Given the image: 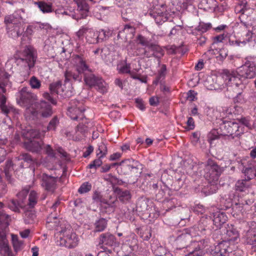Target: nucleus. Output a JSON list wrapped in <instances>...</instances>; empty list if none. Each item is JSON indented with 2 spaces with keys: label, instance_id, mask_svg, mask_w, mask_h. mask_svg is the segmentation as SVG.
I'll use <instances>...</instances> for the list:
<instances>
[{
  "label": "nucleus",
  "instance_id": "obj_34",
  "mask_svg": "<svg viewBox=\"0 0 256 256\" xmlns=\"http://www.w3.org/2000/svg\"><path fill=\"white\" fill-rule=\"evenodd\" d=\"M130 174L138 176L142 172V166L136 160H133Z\"/></svg>",
  "mask_w": 256,
  "mask_h": 256
},
{
  "label": "nucleus",
  "instance_id": "obj_61",
  "mask_svg": "<svg viewBox=\"0 0 256 256\" xmlns=\"http://www.w3.org/2000/svg\"><path fill=\"white\" fill-rule=\"evenodd\" d=\"M7 190L6 184L2 181H0V196L6 194Z\"/></svg>",
  "mask_w": 256,
  "mask_h": 256
},
{
  "label": "nucleus",
  "instance_id": "obj_2",
  "mask_svg": "<svg viewBox=\"0 0 256 256\" xmlns=\"http://www.w3.org/2000/svg\"><path fill=\"white\" fill-rule=\"evenodd\" d=\"M217 129L212 130L209 134V139L213 140L220 136H231L232 138L239 136L242 132V128L234 121H228L222 118H216L214 123Z\"/></svg>",
  "mask_w": 256,
  "mask_h": 256
},
{
  "label": "nucleus",
  "instance_id": "obj_3",
  "mask_svg": "<svg viewBox=\"0 0 256 256\" xmlns=\"http://www.w3.org/2000/svg\"><path fill=\"white\" fill-rule=\"evenodd\" d=\"M82 75L86 84L90 87L95 86L100 77L93 74L92 70L89 65H74L72 70H67L65 73L66 80L69 81L73 78L74 80H81Z\"/></svg>",
  "mask_w": 256,
  "mask_h": 256
},
{
  "label": "nucleus",
  "instance_id": "obj_52",
  "mask_svg": "<svg viewBox=\"0 0 256 256\" xmlns=\"http://www.w3.org/2000/svg\"><path fill=\"white\" fill-rule=\"evenodd\" d=\"M98 156V158H96L93 160L92 162L88 166L90 168H96L98 167H100L102 165V158H103L104 157H100V156Z\"/></svg>",
  "mask_w": 256,
  "mask_h": 256
},
{
  "label": "nucleus",
  "instance_id": "obj_60",
  "mask_svg": "<svg viewBox=\"0 0 256 256\" xmlns=\"http://www.w3.org/2000/svg\"><path fill=\"white\" fill-rule=\"evenodd\" d=\"M76 130L82 134H84L88 131V128L83 124H80L76 127Z\"/></svg>",
  "mask_w": 256,
  "mask_h": 256
},
{
  "label": "nucleus",
  "instance_id": "obj_43",
  "mask_svg": "<svg viewBox=\"0 0 256 256\" xmlns=\"http://www.w3.org/2000/svg\"><path fill=\"white\" fill-rule=\"evenodd\" d=\"M22 206V205L20 201L12 200L8 203V208L15 212H19V208Z\"/></svg>",
  "mask_w": 256,
  "mask_h": 256
},
{
  "label": "nucleus",
  "instance_id": "obj_30",
  "mask_svg": "<svg viewBox=\"0 0 256 256\" xmlns=\"http://www.w3.org/2000/svg\"><path fill=\"white\" fill-rule=\"evenodd\" d=\"M134 160H126L120 163V166L121 172L124 174H130L132 165Z\"/></svg>",
  "mask_w": 256,
  "mask_h": 256
},
{
  "label": "nucleus",
  "instance_id": "obj_21",
  "mask_svg": "<svg viewBox=\"0 0 256 256\" xmlns=\"http://www.w3.org/2000/svg\"><path fill=\"white\" fill-rule=\"evenodd\" d=\"M167 52L170 54H178L180 56L184 55L187 51L186 48H183L181 44L176 46L174 44L168 45L165 46Z\"/></svg>",
  "mask_w": 256,
  "mask_h": 256
},
{
  "label": "nucleus",
  "instance_id": "obj_31",
  "mask_svg": "<svg viewBox=\"0 0 256 256\" xmlns=\"http://www.w3.org/2000/svg\"><path fill=\"white\" fill-rule=\"evenodd\" d=\"M250 182L248 180H238L236 184V189L240 192H244L250 188Z\"/></svg>",
  "mask_w": 256,
  "mask_h": 256
},
{
  "label": "nucleus",
  "instance_id": "obj_64",
  "mask_svg": "<svg viewBox=\"0 0 256 256\" xmlns=\"http://www.w3.org/2000/svg\"><path fill=\"white\" fill-rule=\"evenodd\" d=\"M6 154V151L0 147V164L5 160Z\"/></svg>",
  "mask_w": 256,
  "mask_h": 256
},
{
  "label": "nucleus",
  "instance_id": "obj_11",
  "mask_svg": "<svg viewBox=\"0 0 256 256\" xmlns=\"http://www.w3.org/2000/svg\"><path fill=\"white\" fill-rule=\"evenodd\" d=\"M70 104L67 114L74 120L82 119L84 118L83 112L84 111L82 104L76 100H72Z\"/></svg>",
  "mask_w": 256,
  "mask_h": 256
},
{
  "label": "nucleus",
  "instance_id": "obj_45",
  "mask_svg": "<svg viewBox=\"0 0 256 256\" xmlns=\"http://www.w3.org/2000/svg\"><path fill=\"white\" fill-rule=\"evenodd\" d=\"M242 170L245 175L248 176V180L252 179V177L253 176H256V170L254 166L246 168Z\"/></svg>",
  "mask_w": 256,
  "mask_h": 256
},
{
  "label": "nucleus",
  "instance_id": "obj_63",
  "mask_svg": "<svg viewBox=\"0 0 256 256\" xmlns=\"http://www.w3.org/2000/svg\"><path fill=\"white\" fill-rule=\"evenodd\" d=\"M46 152L50 156L52 157L54 156V152L50 145H46L44 148Z\"/></svg>",
  "mask_w": 256,
  "mask_h": 256
},
{
  "label": "nucleus",
  "instance_id": "obj_9",
  "mask_svg": "<svg viewBox=\"0 0 256 256\" xmlns=\"http://www.w3.org/2000/svg\"><path fill=\"white\" fill-rule=\"evenodd\" d=\"M136 42L138 44L145 46L148 50L152 51L153 52L152 54L158 59V63L160 64V58L163 56L164 54L159 46L151 42L148 38L141 34L137 36Z\"/></svg>",
  "mask_w": 256,
  "mask_h": 256
},
{
  "label": "nucleus",
  "instance_id": "obj_53",
  "mask_svg": "<svg viewBox=\"0 0 256 256\" xmlns=\"http://www.w3.org/2000/svg\"><path fill=\"white\" fill-rule=\"evenodd\" d=\"M92 188V186L88 182H84L82 184L80 188H78V192L80 194L86 193L89 192Z\"/></svg>",
  "mask_w": 256,
  "mask_h": 256
},
{
  "label": "nucleus",
  "instance_id": "obj_14",
  "mask_svg": "<svg viewBox=\"0 0 256 256\" xmlns=\"http://www.w3.org/2000/svg\"><path fill=\"white\" fill-rule=\"evenodd\" d=\"M57 178L42 174V186L46 190L53 193L56 188Z\"/></svg>",
  "mask_w": 256,
  "mask_h": 256
},
{
  "label": "nucleus",
  "instance_id": "obj_36",
  "mask_svg": "<svg viewBox=\"0 0 256 256\" xmlns=\"http://www.w3.org/2000/svg\"><path fill=\"white\" fill-rule=\"evenodd\" d=\"M246 78H252L256 76V65H246Z\"/></svg>",
  "mask_w": 256,
  "mask_h": 256
},
{
  "label": "nucleus",
  "instance_id": "obj_48",
  "mask_svg": "<svg viewBox=\"0 0 256 256\" xmlns=\"http://www.w3.org/2000/svg\"><path fill=\"white\" fill-rule=\"evenodd\" d=\"M211 28L212 24L210 23L205 24L204 22H200L199 26L195 29V30L202 32H204Z\"/></svg>",
  "mask_w": 256,
  "mask_h": 256
},
{
  "label": "nucleus",
  "instance_id": "obj_4",
  "mask_svg": "<svg viewBox=\"0 0 256 256\" xmlns=\"http://www.w3.org/2000/svg\"><path fill=\"white\" fill-rule=\"evenodd\" d=\"M24 12L22 9L16 10L12 14L4 17V24L9 36L16 38L22 36L24 32V19L21 15Z\"/></svg>",
  "mask_w": 256,
  "mask_h": 256
},
{
  "label": "nucleus",
  "instance_id": "obj_37",
  "mask_svg": "<svg viewBox=\"0 0 256 256\" xmlns=\"http://www.w3.org/2000/svg\"><path fill=\"white\" fill-rule=\"evenodd\" d=\"M96 232L103 231L106 227L107 220L104 218H101L96 222L94 224Z\"/></svg>",
  "mask_w": 256,
  "mask_h": 256
},
{
  "label": "nucleus",
  "instance_id": "obj_7",
  "mask_svg": "<svg viewBox=\"0 0 256 256\" xmlns=\"http://www.w3.org/2000/svg\"><path fill=\"white\" fill-rule=\"evenodd\" d=\"M9 76L10 75L5 72L3 68H0V108L2 112L6 116L16 112V110L12 106L6 104V98L1 94V92H6V90L4 86L8 83Z\"/></svg>",
  "mask_w": 256,
  "mask_h": 256
},
{
  "label": "nucleus",
  "instance_id": "obj_44",
  "mask_svg": "<svg viewBox=\"0 0 256 256\" xmlns=\"http://www.w3.org/2000/svg\"><path fill=\"white\" fill-rule=\"evenodd\" d=\"M226 235L228 236V241L234 242L238 238V233L234 229L228 230H227Z\"/></svg>",
  "mask_w": 256,
  "mask_h": 256
},
{
  "label": "nucleus",
  "instance_id": "obj_47",
  "mask_svg": "<svg viewBox=\"0 0 256 256\" xmlns=\"http://www.w3.org/2000/svg\"><path fill=\"white\" fill-rule=\"evenodd\" d=\"M30 84L34 89H38L41 86V82L36 76H32L30 80Z\"/></svg>",
  "mask_w": 256,
  "mask_h": 256
},
{
  "label": "nucleus",
  "instance_id": "obj_26",
  "mask_svg": "<svg viewBox=\"0 0 256 256\" xmlns=\"http://www.w3.org/2000/svg\"><path fill=\"white\" fill-rule=\"evenodd\" d=\"M193 256H203L202 250L204 248V242L202 241H193Z\"/></svg>",
  "mask_w": 256,
  "mask_h": 256
},
{
  "label": "nucleus",
  "instance_id": "obj_41",
  "mask_svg": "<svg viewBox=\"0 0 256 256\" xmlns=\"http://www.w3.org/2000/svg\"><path fill=\"white\" fill-rule=\"evenodd\" d=\"M106 82L101 78H100L95 85L97 87L98 90L102 94H104L106 92Z\"/></svg>",
  "mask_w": 256,
  "mask_h": 256
},
{
  "label": "nucleus",
  "instance_id": "obj_25",
  "mask_svg": "<svg viewBox=\"0 0 256 256\" xmlns=\"http://www.w3.org/2000/svg\"><path fill=\"white\" fill-rule=\"evenodd\" d=\"M151 16L154 19L156 22L158 24L166 21L168 18L166 14L163 11H154L150 14Z\"/></svg>",
  "mask_w": 256,
  "mask_h": 256
},
{
  "label": "nucleus",
  "instance_id": "obj_54",
  "mask_svg": "<svg viewBox=\"0 0 256 256\" xmlns=\"http://www.w3.org/2000/svg\"><path fill=\"white\" fill-rule=\"evenodd\" d=\"M72 62L74 64H86V61L83 56L76 55L72 58Z\"/></svg>",
  "mask_w": 256,
  "mask_h": 256
},
{
  "label": "nucleus",
  "instance_id": "obj_10",
  "mask_svg": "<svg viewBox=\"0 0 256 256\" xmlns=\"http://www.w3.org/2000/svg\"><path fill=\"white\" fill-rule=\"evenodd\" d=\"M36 51L31 46H26L24 51L23 58L14 56L9 60L10 63L15 62L17 64L26 62L28 64H34L36 60Z\"/></svg>",
  "mask_w": 256,
  "mask_h": 256
},
{
  "label": "nucleus",
  "instance_id": "obj_42",
  "mask_svg": "<svg viewBox=\"0 0 256 256\" xmlns=\"http://www.w3.org/2000/svg\"><path fill=\"white\" fill-rule=\"evenodd\" d=\"M107 147L103 142H100L98 145V149L96 152L97 156H100V157H104L107 154Z\"/></svg>",
  "mask_w": 256,
  "mask_h": 256
},
{
  "label": "nucleus",
  "instance_id": "obj_6",
  "mask_svg": "<svg viewBox=\"0 0 256 256\" xmlns=\"http://www.w3.org/2000/svg\"><path fill=\"white\" fill-rule=\"evenodd\" d=\"M57 234L60 236L59 240L56 241L58 245L71 248L78 244V238L75 233L72 232V230L70 226L67 228H62Z\"/></svg>",
  "mask_w": 256,
  "mask_h": 256
},
{
  "label": "nucleus",
  "instance_id": "obj_55",
  "mask_svg": "<svg viewBox=\"0 0 256 256\" xmlns=\"http://www.w3.org/2000/svg\"><path fill=\"white\" fill-rule=\"evenodd\" d=\"M140 236L144 240H148L152 236L151 230L146 228L140 232Z\"/></svg>",
  "mask_w": 256,
  "mask_h": 256
},
{
  "label": "nucleus",
  "instance_id": "obj_24",
  "mask_svg": "<svg viewBox=\"0 0 256 256\" xmlns=\"http://www.w3.org/2000/svg\"><path fill=\"white\" fill-rule=\"evenodd\" d=\"M226 220L227 217L223 212H216L214 215V224L217 228L224 224Z\"/></svg>",
  "mask_w": 256,
  "mask_h": 256
},
{
  "label": "nucleus",
  "instance_id": "obj_56",
  "mask_svg": "<svg viewBox=\"0 0 256 256\" xmlns=\"http://www.w3.org/2000/svg\"><path fill=\"white\" fill-rule=\"evenodd\" d=\"M109 36L106 34V31L102 30L99 32L98 34L96 36V42H98L100 40L102 41L108 38Z\"/></svg>",
  "mask_w": 256,
  "mask_h": 256
},
{
  "label": "nucleus",
  "instance_id": "obj_18",
  "mask_svg": "<svg viewBox=\"0 0 256 256\" xmlns=\"http://www.w3.org/2000/svg\"><path fill=\"white\" fill-rule=\"evenodd\" d=\"M24 148L32 152L40 153L44 143L42 141L28 140L24 144Z\"/></svg>",
  "mask_w": 256,
  "mask_h": 256
},
{
  "label": "nucleus",
  "instance_id": "obj_50",
  "mask_svg": "<svg viewBox=\"0 0 256 256\" xmlns=\"http://www.w3.org/2000/svg\"><path fill=\"white\" fill-rule=\"evenodd\" d=\"M206 40V38L202 36L201 34L199 36H196L194 38H193V42L200 46H202L205 44Z\"/></svg>",
  "mask_w": 256,
  "mask_h": 256
},
{
  "label": "nucleus",
  "instance_id": "obj_51",
  "mask_svg": "<svg viewBox=\"0 0 256 256\" xmlns=\"http://www.w3.org/2000/svg\"><path fill=\"white\" fill-rule=\"evenodd\" d=\"M29 189L28 188H25L22 190L20 192H19L17 194V196L19 199V201L22 204L24 202V200L26 198V196L28 195V192Z\"/></svg>",
  "mask_w": 256,
  "mask_h": 256
},
{
  "label": "nucleus",
  "instance_id": "obj_19",
  "mask_svg": "<svg viewBox=\"0 0 256 256\" xmlns=\"http://www.w3.org/2000/svg\"><path fill=\"white\" fill-rule=\"evenodd\" d=\"M151 248L156 256H172L171 254L160 246L157 240L154 241L151 244Z\"/></svg>",
  "mask_w": 256,
  "mask_h": 256
},
{
  "label": "nucleus",
  "instance_id": "obj_33",
  "mask_svg": "<svg viewBox=\"0 0 256 256\" xmlns=\"http://www.w3.org/2000/svg\"><path fill=\"white\" fill-rule=\"evenodd\" d=\"M34 4L37 5L40 10L44 13H49L52 11V4H48L43 1L35 2Z\"/></svg>",
  "mask_w": 256,
  "mask_h": 256
},
{
  "label": "nucleus",
  "instance_id": "obj_5",
  "mask_svg": "<svg viewBox=\"0 0 256 256\" xmlns=\"http://www.w3.org/2000/svg\"><path fill=\"white\" fill-rule=\"evenodd\" d=\"M238 78L236 74L228 70H224L222 72V77L209 76L207 78L205 86L208 89L212 90H222L224 88L222 82V79L224 80L226 84H231L238 86V84L237 82Z\"/></svg>",
  "mask_w": 256,
  "mask_h": 256
},
{
  "label": "nucleus",
  "instance_id": "obj_58",
  "mask_svg": "<svg viewBox=\"0 0 256 256\" xmlns=\"http://www.w3.org/2000/svg\"><path fill=\"white\" fill-rule=\"evenodd\" d=\"M246 65H242L240 67H239L236 70L237 74L240 76L242 78H246L245 76H246Z\"/></svg>",
  "mask_w": 256,
  "mask_h": 256
},
{
  "label": "nucleus",
  "instance_id": "obj_46",
  "mask_svg": "<svg viewBox=\"0 0 256 256\" xmlns=\"http://www.w3.org/2000/svg\"><path fill=\"white\" fill-rule=\"evenodd\" d=\"M20 159L30 164H33L36 161L34 158H32L30 154L27 153L21 154L20 156Z\"/></svg>",
  "mask_w": 256,
  "mask_h": 256
},
{
  "label": "nucleus",
  "instance_id": "obj_13",
  "mask_svg": "<svg viewBox=\"0 0 256 256\" xmlns=\"http://www.w3.org/2000/svg\"><path fill=\"white\" fill-rule=\"evenodd\" d=\"M78 7V14H72V18L77 20L85 18L88 15L89 6L85 0H74Z\"/></svg>",
  "mask_w": 256,
  "mask_h": 256
},
{
  "label": "nucleus",
  "instance_id": "obj_39",
  "mask_svg": "<svg viewBox=\"0 0 256 256\" xmlns=\"http://www.w3.org/2000/svg\"><path fill=\"white\" fill-rule=\"evenodd\" d=\"M166 65H162L161 67L158 70V75L156 77V80L154 82V83L156 84H158V82L164 78V77L166 75Z\"/></svg>",
  "mask_w": 256,
  "mask_h": 256
},
{
  "label": "nucleus",
  "instance_id": "obj_22",
  "mask_svg": "<svg viewBox=\"0 0 256 256\" xmlns=\"http://www.w3.org/2000/svg\"><path fill=\"white\" fill-rule=\"evenodd\" d=\"M20 94V98L24 103L34 104L32 102L35 100L36 96L28 92L26 88H22Z\"/></svg>",
  "mask_w": 256,
  "mask_h": 256
},
{
  "label": "nucleus",
  "instance_id": "obj_17",
  "mask_svg": "<svg viewBox=\"0 0 256 256\" xmlns=\"http://www.w3.org/2000/svg\"><path fill=\"white\" fill-rule=\"evenodd\" d=\"M118 203L116 198L114 200L110 199L108 200H104L100 205V210L102 212L110 214L114 212Z\"/></svg>",
  "mask_w": 256,
  "mask_h": 256
},
{
  "label": "nucleus",
  "instance_id": "obj_28",
  "mask_svg": "<svg viewBox=\"0 0 256 256\" xmlns=\"http://www.w3.org/2000/svg\"><path fill=\"white\" fill-rule=\"evenodd\" d=\"M12 241L14 249L18 252L21 250L24 247V242L20 240L17 235L12 234Z\"/></svg>",
  "mask_w": 256,
  "mask_h": 256
},
{
  "label": "nucleus",
  "instance_id": "obj_8",
  "mask_svg": "<svg viewBox=\"0 0 256 256\" xmlns=\"http://www.w3.org/2000/svg\"><path fill=\"white\" fill-rule=\"evenodd\" d=\"M52 113L50 104L45 101L36 102L26 110V115L32 118H37L38 114L43 118H48L50 116Z\"/></svg>",
  "mask_w": 256,
  "mask_h": 256
},
{
  "label": "nucleus",
  "instance_id": "obj_27",
  "mask_svg": "<svg viewBox=\"0 0 256 256\" xmlns=\"http://www.w3.org/2000/svg\"><path fill=\"white\" fill-rule=\"evenodd\" d=\"M228 244L226 242L220 243L216 248L214 253L219 254L220 256H226L228 253Z\"/></svg>",
  "mask_w": 256,
  "mask_h": 256
},
{
  "label": "nucleus",
  "instance_id": "obj_62",
  "mask_svg": "<svg viewBox=\"0 0 256 256\" xmlns=\"http://www.w3.org/2000/svg\"><path fill=\"white\" fill-rule=\"evenodd\" d=\"M88 28H82L78 32H76V36L78 38H81L84 34L87 32Z\"/></svg>",
  "mask_w": 256,
  "mask_h": 256
},
{
  "label": "nucleus",
  "instance_id": "obj_35",
  "mask_svg": "<svg viewBox=\"0 0 256 256\" xmlns=\"http://www.w3.org/2000/svg\"><path fill=\"white\" fill-rule=\"evenodd\" d=\"M38 194L35 191H31L28 195V206L30 208H32L37 204Z\"/></svg>",
  "mask_w": 256,
  "mask_h": 256
},
{
  "label": "nucleus",
  "instance_id": "obj_23",
  "mask_svg": "<svg viewBox=\"0 0 256 256\" xmlns=\"http://www.w3.org/2000/svg\"><path fill=\"white\" fill-rule=\"evenodd\" d=\"M60 221L58 219L56 214H53L52 212L47 218L46 227L50 230L56 228L58 226Z\"/></svg>",
  "mask_w": 256,
  "mask_h": 256
},
{
  "label": "nucleus",
  "instance_id": "obj_1",
  "mask_svg": "<svg viewBox=\"0 0 256 256\" xmlns=\"http://www.w3.org/2000/svg\"><path fill=\"white\" fill-rule=\"evenodd\" d=\"M194 174L198 176H203L210 184L208 187V192L205 190L206 188L202 189V192L208 195L214 193L218 189L217 182L219 177L222 173L224 169L219 166L216 162L212 159H208L206 164L201 163L200 164L193 165Z\"/></svg>",
  "mask_w": 256,
  "mask_h": 256
},
{
  "label": "nucleus",
  "instance_id": "obj_49",
  "mask_svg": "<svg viewBox=\"0 0 256 256\" xmlns=\"http://www.w3.org/2000/svg\"><path fill=\"white\" fill-rule=\"evenodd\" d=\"M92 200L94 202H96L97 204L101 205V204L104 201V199L102 198V196L100 194V192L96 191L92 196Z\"/></svg>",
  "mask_w": 256,
  "mask_h": 256
},
{
  "label": "nucleus",
  "instance_id": "obj_59",
  "mask_svg": "<svg viewBox=\"0 0 256 256\" xmlns=\"http://www.w3.org/2000/svg\"><path fill=\"white\" fill-rule=\"evenodd\" d=\"M13 164L10 160H8L6 162L5 167L4 168V172H10L12 168Z\"/></svg>",
  "mask_w": 256,
  "mask_h": 256
},
{
  "label": "nucleus",
  "instance_id": "obj_12",
  "mask_svg": "<svg viewBox=\"0 0 256 256\" xmlns=\"http://www.w3.org/2000/svg\"><path fill=\"white\" fill-rule=\"evenodd\" d=\"M117 65L116 70L120 74H129L134 79L138 78L136 74L141 70L140 65Z\"/></svg>",
  "mask_w": 256,
  "mask_h": 256
},
{
  "label": "nucleus",
  "instance_id": "obj_15",
  "mask_svg": "<svg viewBox=\"0 0 256 256\" xmlns=\"http://www.w3.org/2000/svg\"><path fill=\"white\" fill-rule=\"evenodd\" d=\"M98 239V245L100 246L101 248L104 246L112 247L116 246L118 244L115 236L109 232L102 234Z\"/></svg>",
  "mask_w": 256,
  "mask_h": 256
},
{
  "label": "nucleus",
  "instance_id": "obj_38",
  "mask_svg": "<svg viewBox=\"0 0 256 256\" xmlns=\"http://www.w3.org/2000/svg\"><path fill=\"white\" fill-rule=\"evenodd\" d=\"M59 123L60 122L58 117L57 116H54L50 121L47 126V130L48 131H55Z\"/></svg>",
  "mask_w": 256,
  "mask_h": 256
},
{
  "label": "nucleus",
  "instance_id": "obj_40",
  "mask_svg": "<svg viewBox=\"0 0 256 256\" xmlns=\"http://www.w3.org/2000/svg\"><path fill=\"white\" fill-rule=\"evenodd\" d=\"M36 218V214L32 210L26 211L24 214V221L26 224H32L34 222Z\"/></svg>",
  "mask_w": 256,
  "mask_h": 256
},
{
  "label": "nucleus",
  "instance_id": "obj_29",
  "mask_svg": "<svg viewBox=\"0 0 256 256\" xmlns=\"http://www.w3.org/2000/svg\"><path fill=\"white\" fill-rule=\"evenodd\" d=\"M135 32V28L130 24H126L124 29L121 30V33H123V34L124 36V38L126 40L128 38H132Z\"/></svg>",
  "mask_w": 256,
  "mask_h": 256
},
{
  "label": "nucleus",
  "instance_id": "obj_57",
  "mask_svg": "<svg viewBox=\"0 0 256 256\" xmlns=\"http://www.w3.org/2000/svg\"><path fill=\"white\" fill-rule=\"evenodd\" d=\"M30 138H40L41 134L38 130H31L28 132Z\"/></svg>",
  "mask_w": 256,
  "mask_h": 256
},
{
  "label": "nucleus",
  "instance_id": "obj_16",
  "mask_svg": "<svg viewBox=\"0 0 256 256\" xmlns=\"http://www.w3.org/2000/svg\"><path fill=\"white\" fill-rule=\"evenodd\" d=\"M0 250L3 256H10L11 250L6 238V233L3 230L0 232Z\"/></svg>",
  "mask_w": 256,
  "mask_h": 256
},
{
  "label": "nucleus",
  "instance_id": "obj_20",
  "mask_svg": "<svg viewBox=\"0 0 256 256\" xmlns=\"http://www.w3.org/2000/svg\"><path fill=\"white\" fill-rule=\"evenodd\" d=\"M114 192L118 198L123 203H126L131 198L130 193L128 190H122L119 188H116Z\"/></svg>",
  "mask_w": 256,
  "mask_h": 256
},
{
  "label": "nucleus",
  "instance_id": "obj_32",
  "mask_svg": "<svg viewBox=\"0 0 256 256\" xmlns=\"http://www.w3.org/2000/svg\"><path fill=\"white\" fill-rule=\"evenodd\" d=\"M50 89L52 94H57L62 95L64 96L66 95L63 94L62 93H61V91H62V82L60 81H57L55 82L52 83L50 86Z\"/></svg>",
  "mask_w": 256,
  "mask_h": 256
}]
</instances>
